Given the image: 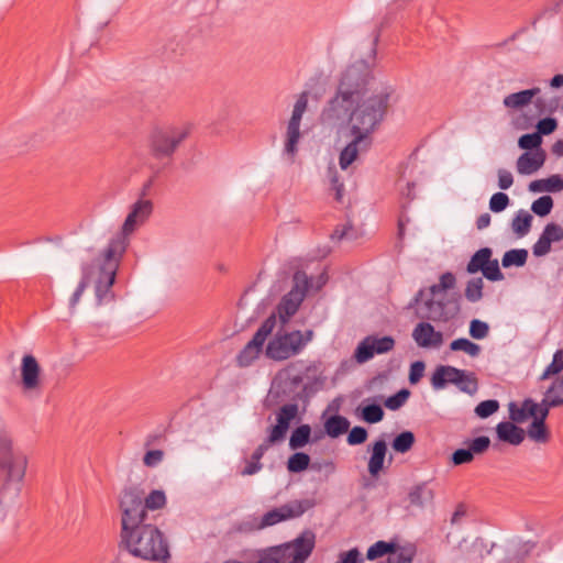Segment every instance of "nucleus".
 <instances>
[{
	"label": "nucleus",
	"instance_id": "obj_60",
	"mask_svg": "<svg viewBox=\"0 0 563 563\" xmlns=\"http://www.w3.org/2000/svg\"><path fill=\"white\" fill-rule=\"evenodd\" d=\"M426 365L422 361H416L410 365L409 369V383L415 385L420 382L423 376Z\"/></svg>",
	"mask_w": 563,
	"mask_h": 563
},
{
	"label": "nucleus",
	"instance_id": "obj_37",
	"mask_svg": "<svg viewBox=\"0 0 563 563\" xmlns=\"http://www.w3.org/2000/svg\"><path fill=\"white\" fill-rule=\"evenodd\" d=\"M310 456L305 452H296L288 457L287 470L289 473H301L309 468Z\"/></svg>",
	"mask_w": 563,
	"mask_h": 563
},
{
	"label": "nucleus",
	"instance_id": "obj_33",
	"mask_svg": "<svg viewBox=\"0 0 563 563\" xmlns=\"http://www.w3.org/2000/svg\"><path fill=\"white\" fill-rule=\"evenodd\" d=\"M311 439V427L309 424H300L292 430L289 446L291 450H298L303 448L310 442Z\"/></svg>",
	"mask_w": 563,
	"mask_h": 563
},
{
	"label": "nucleus",
	"instance_id": "obj_11",
	"mask_svg": "<svg viewBox=\"0 0 563 563\" xmlns=\"http://www.w3.org/2000/svg\"><path fill=\"white\" fill-rule=\"evenodd\" d=\"M309 92L302 91L294 106L291 117L287 124L286 140H285V152L291 156L296 155L298 148L297 144L300 139V123L302 114L306 112L308 107Z\"/></svg>",
	"mask_w": 563,
	"mask_h": 563
},
{
	"label": "nucleus",
	"instance_id": "obj_28",
	"mask_svg": "<svg viewBox=\"0 0 563 563\" xmlns=\"http://www.w3.org/2000/svg\"><path fill=\"white\" fill-rule=\"evenodd\" d=\"M350 429V421L341 415H333L324 422V431L330 438H338Z\"/></svg>",
	"mask_w": 563,
	"mask_h": 563
},
{
	"label": "nucleus",
	"instance_id": "obj_2",
	"mask_svg": "<svg viewBox=\"0 0 563 563\" xmlns=\"http://www.w3.org/2000/svg\"><path fill=\"white\" fill-rule=\"evenodd\" d=\"M152 211L153 203L151 200L136 201L125 218L121 230L110 239L107 247L100 254L98 258L100 273L96 282V297L99 303L111 291L120 262L129 246V235L134 232L137 225L146 221Z\"/></svg>",
	"mask_w": 563,
	"mask_h": 563
},
{
	"label": "nucleus",
	"instance_id": "obj_36",
	"mask_svg": "<svg viewBox=\"0 0 563 563\" xmlns=\"http://www.w3.org/2000/svg\"><path fill=\"white\" fill-rule=\"evenodd\" d=\"M144 508L148 514L150 510H159L166 506L167 499L164 490L153 489L148 495L144 494Z\"/></svg>",
	"mask_w": 563,
	"mask_h": 563
},
{
	"label": "nucleus",
	"instance_id": "obj_26",
	"mask_svg": "<svg viewBox=\"0 0 563 563\" xmlns=\"http://www.w3.org/2000/svg\"><path fill=\"white\" fill-rule=\"evenodd\" d=\"M434 492L428 485V482H422L415 485L408 493L409 503L412 506L422 507L426 503L432 501Z\"/></svg>",
	"mask_w": 563,
	"mask_h": 563
},
{
	"label": "nucleus",
	"instance_id": "obj_51",
	"mask_svg": "<svg viewBox=\"0 0 563 563\" xmlns=\"http://www.w3.org/2000/svg\"><path fill=\"white\" fill-rule=\"evenodd\" d=\"M456 386L461 391L474 395L478 389V379L475 373L465 371V376L462 377V383Z\"/></svg>",
	"mask_w": 563,
	"mask_h": 563
},
{
	"label": "nucleus",
	"instance_id": "obj_62",
	"mask_svg": "<svg viewBox=\"0 0 563 563\" xmlns=\"http://www.w3.org/2000/svg\"><path fill=\"white\" fill-rule=\"evenodd\" d=\"M541 408H547L550 412L551 408L560 407L563 405V397L559 395L548 394L545 391L544 398L540 404H538Z\"/></svg>",
	"mask_w": 563,
	"mask_h": 563
},
{
	"label": "nucleus",
	"instance_id": "obj_41",
	"mask_svg": "<svg viewBox=\"0 0 563 563\" xmlns=\"http://www.w3.org/2000/svg\"><path fill=\"white\" fill-rule=\"evenodd\" d=\"M563 371V349L555 351L552 362L545 367L543 373L540 375L539 380H545L553 375H556Z\"/></svg>",
	"mask_w": 563,
	"mask_h": 563
},
{
	"label": "nucleus",
	"instance_id": "obj_7",
	"mask_svg": "<svg viewBox=\"0 0 563 563\" xmlns=\"http://www.w3.org/2000/svg\"><path fill=\"white\" fill-rule=\"evenodd\" d=\"M313 331L294 330L290 332L278 331L272 340L268 341L265 355L273 361H285L299 354L306 345L312 340Z\"/></svg>",
	"mask_w": 563,
	"mask_h": 563
},
{
	"label": "nucleus",
	"instance_id": "obj_4",
	"mask_svg": "<svg viewBox=\"0 0 563 563\" xmlns=\"http://www.w3.org/2000/svg\"><path fill=\"white\" fill-rule=\"evenodd\" d=\"M27 459L12 446L11 439L0 433V521L4 519L2 501L15 499L22 489Z\"/></svg>",
	"mask_w": 563,
	"mask_h": 563
},
{
	"label": "nucleus",
	"instance_id": "obj_13",
	"mask_svg": "<svg viewBox=\"0 0 563 563\" xmlns=\"http://www.w3.org/2000/svg\"><path fill=\"white\" fill-rule=\"evenodd\" d=\"M311 371V366L306 367V373H292V367H288L285 372L280 385L283 394L290 397L291 400L298 401L308 398L316 391L311 383L303 384V379L308 377L307 373Z\"/></svg>",
	"mask_w": 563,
	"mask_h": 563
},
{
	"label": "nucleus",
	"instance_id": "obj_25",
	"mask_svg": "<svg viewBox=\"0 0 563 563\" xmlns=\"http://www.w3.org/2000/svg\"><path fill=\"white\" fill-rule=\"evenodd\" d=\"M371 399H365L357 408V417L369 424H375L384 419L385 412L383 407L378 402H368Z\"/></svg>",
	"mask_w": 563,
	"mask_h": 563
},
{
	"label": "nucleus",
	"instance_id": "obj_40",
	"mask_svg": "<svg viewBox=\"0 0 563 563\" xmlns=\"http://www.w3.org/2000/svg\"><path fill=\"white\" fill-rule=\"evenodd\" d=\"M416 555V547L412 544L401 547L396 553H390L387 563H412Z\"/></svg>",
	"mask_w": 563,
	"mask_h": 563
},
{
	"label": "nucleus",
	"instance_id": "obj_46",
	"mask_svg": "<svg viewBox=\"0 0 563 563\" xmlns=\"http://www.w3.org/2000/svg\"><path fill=\"white\" fill-rule=\"evenodd\" d=\"M410 396V391L406 388L398 390L396 394L385 399L384 405L389 410L400 409Z\"/></svg>",
	"mask_w": 563,
	"mask_h": 563
},
{
	"label": "nucleus",
	"instance_id": "obj_48",
	"mask_svg": "<svg viewBox=\"0 0 563 563\" xmlns=\"http://www.w3.org/2000/svg\"><path fill=\"white\" fill-rule=\"evenodd\" d=\"M468 333L475 340H483L489 334V325L479 319H473L470 322Z\"/></svg>",
	"mask_w": 563,
	"mask_h": 563
},
{
	"label": "nucleus",
	"instance_id": "obj_6",
	"mask_svg": "<svg viewBox=\"0 0 563 563\" xmlns=\"http://www.w3.org/2000/svg\"><path fill=\"white\" fill-rule=\"evenodd\" d=\"M191 124L167 125L150 136V153L156 159H172L179 145L190 135Z\"/></svg>",
	"mask_w": 563,
	"mask_h": 563
},
{
	"label": "nucleus",
	"instance_id": "obj_9",
	"mask_svg": "<svg viewBox=\"0 0 563 563\" xmlns=\"http://www.w3.org/2000/svg\"><path fill=\"white\" fill-rule=\"evenodd\" d=\"M276 327V313L268 316L254 333L251 341L235 356L236 366L243 368L251 366L263 352L267 338Z\"/></svg>",
	"mask_w": 563,
	"mask_h": 563
},
{
	"label": "nucleus",
	"instance_id": "obj_45",
	"mask_svg": "<svg viewBox=\"0 0 563 563\" xmlns=\"http://www.w3.org/2000/svg\"><path fill=\"white\" fill-rule=\"evenodd\" d=\"M89 283H90L89 266L84 265L81 279L69 299L70 307L74 308L79 302L80 297L82 296L85 289L88 287Z\"/></svg>",
	"mask_w": 563,
	"mask_h": 563
},
{
	"label": "nucleus",
	"instance_id": "obj_54",
	"mask_svg": "<svg viewBox=\"0 0 563 563\" xmlns=\"http://www.w3.org/2000/svg\"><path fill=\"white\" fill-rule=\"evenodd\" d=\"M510 203V199L505 192H496L489 199V209L495 212L504 211Z\"/></svg>",
	"mask_w": 563,
	"mask_h": 563
},
{
	"label": "nucleus",
	"instance_id": "obj_43",
	"mask_svg": "<svg viewBox=\"0 0 563 563\" xmlns=\"http://www.w3.org/2000/svg\"><path fill=\"white\" fill-rule=\"evenodd\" d=\"M375 355L371 339L366 336L356 347L354 357L358 363H365Z\"/></svg>",
	"mask_w": 563,
	"mask_h": 563
},
{
	"label": "nucleus",
	"instance_id": "obj_64",
	"mask_svg": "<svg viewBox=\"0 0 563 563\" xmlns=\"http://www.w3.org/2000/svg\"><path fill=\"white\" fill-rule=\"evenodd\" d=\"M548 192H559L563 190V177L561 175H551L544 179Z\"/></svg>",
	"mask_w": 563,
	"mask_h": 563
},
{
	"label": "nucleus",
	"instance_id": "obj_58",
	"mask_svg": "<svg viewBox=\"0 0 563 563\" xmlns=\"http://www.w3.org/2000/svg\"><path fill=\"white\" fill-rule=\"evenodd\" d=\"M542 235L551 240V243L559 242L563 240V228L558 223H548L543 229Z\"/></svg>",
	"mask_w": 563,
	"mask_h": 563
},
{
	"label": "nucleus",
	"instance_id": "obj_27",
	"mask_svg": "<svg viewBox=\"0 0 563 563\" xmlns=\"http://www.w3.org/2000/svg\"><path fill=\"white\" fill-rule=\"evenodd\" d=\"M274 443H268L267 438L261 443L255 451L253 452L251 460L246 462L245 467L241 471V475L249 476L258 473L263 468V464L261 463L262 457L265 452L269 449Z\"/></svg>",
	"mask_w": 563,
	"mask_h": 563
},
{
	"label": "nucleus",
	"instance_id": "obj_50",
	"mask_svg": "<svg viewBox=\"0 0 563 563\" xmlns=\"http://www.w3.org/2000/svg\"><path fill=\"white\" fill-rule=\"evenodd\" d=\"M498 409H499V402L496 399H488V400L481 401L475 407V413L479 418L485 419V418L490 417L495 412H497Z\"/></svg>",
	"mask_w": 563,
	"mask_h": 563
},
{
	"label": "nucleus",
	"instance_id": "obj_29",
	"mask_svg": "<svg viewBox=\"0 0 563 563\" xmlns=\"http://www.w3.org/2000/svg\"><path fill=\"white\" fill-rule=\"evenodd\" d=\"M537 408V402H534L531 398H527L522 401L521 407H518L515 402L509 405V417L514 422H523L530 415H533L534 409Z\"/></svg>",
	"mask_w": 563,
	"mask_h": 563
},
{
	"label": "nucleus",
	"instance_id": "obj_30",
	"mask_svg": "<svg viewBox=\"0 0 563 563\" xmlns=\"http://www.w3.org/2000/svg\"><path fill=\"white\" fill-rule=\"evenodd\" d=\"M493 255V251L489 247H482L476 251L466 266V272L468 274H476L477 272H482L484 267L489 263V260Z\"/></svg>",
	"mask_w": 563,
	"mask_h": 563
},
{
	"label": "nucleus",
	"instance_id": "obj_12",
	"mask_svg": "<svg viewBox=\"0 0 563 563\" xmlns=\"http://www.w3.org/2000/svg\"><path fill=\"white\" fill-rule=\"evenodd\" d=\"M313 503L309 499L292 500L263 515L260 528L272 527L282 521L300 517Z\"/></svg>",
	"mask_w": 563,
	"mask_h": 563
},
{
	"label": "nucleus",
	"instance_id": "obj_61",
	"mask_svg": "<svg viewBox=\"0 0 563 563\" xmlns=\"http://www.w3.org/2000/svg\"><path fill=\"white\" fill-rule=\"evenodd\" d=\"M164 457V452L162 450H150L145 453L143 457V463L147 467L157 466Z\"/></svg>",
	"mask_w": 563,
	"mask_h": 563
},
{
	"label": "nucleus",
	"instance_id": "obj_38",
	"mask_svg": "<svg viewBox=\"0 0 563 563\" xmlns=\"http://www.w3.org/2000/svg\"><path fill=\"white\" fill-rule=\"evenodd\" d=\"M528 437L536 442L547 443L550 440V431L545 422L540 420H532L528 428Z\"/></svg>",
	"mask_w": 563,
	"mask_h": 563
},
{
	"label": "nucleus",
	"instance_id": "obj_18",
	"mask_svg": "<svg viewBox=\"0 0 563 563\" xmlns=\"http://www.w3.org/2000/svg\"><path fill=\"white\" fill-rule=\"evenodd\" d=\"M351 142L342 150L339 164L342 169H346L356 158L360 152L367 151L373 143V139H366L361 134H351Z\"/></svg>",
	"mask_w": 563,
	"mask_h": 563
},
{
	"label": "nucleus",
	"instance_id": "obj_20",
	"mask_svg": "<svg viewBox=\"0 0 563 563\" xmlns=\"http://www.w3.org/2000/svg\"><path fill=\"white\" fill-rule=\"evenodd\" d=\"M412 338L420 347H437L443 343V334L435 331L429 322L418 323L412 331Z\"/></svg>",
	"mask_w": 563,
	"mask_h": 563
},
{
	"label": "nucleus",
	"instance_id": "obj_8",
	"mask_svg": "<svg viewBox=\"0 0 563 563\" xmlns=\"http://www.w3.org/2000/svg\"><path fill=\"white\" fill-rule=\"evenodd\" d=\"M144 489L139 485H130L121 490L118 505L121 511V530L147 521L148 514L144 508Z\"/></svg>",
	"mask_w": 563,
	"mask_h": 563
},
{
	"label": "nucleus",
	"instance_id": "obj_42",
	"mask_svg": "<svg viewBox=\"0 0 563 563\" xmlns=\"http://www.w3.org/2000/svg\"><path fill=\"white\" fill-rule=\"evenodd\" d=\"M373 345L375 354H384L391 351L395 347V340L390 335L377 338L375 335H368Z\"/></svg>",
	"mask_w": 563,
	"mask_h": 563
},
{
	"label": "nucleus",
	"instance_id": "obj_35",
	"mask_svg": "<svg viewBox=\"0 0 563 563\" xmlns=\"http://www.w3.org/2000/svg\"><path fill=\"white\" fill-rule=\"evenodd\" d=\"M415 442L416 437L413 432L406 430L394 438L391 448L395 452L404 454L412 449Z\"/></svg>",
	"mask_w": 563,
	"mask_h": 563
},
{
	"label": "nucleus",
	"instance_id": "obj_17",
	"mask_svg": "<svg viewBox=\"0 0 563 563\" xmlns=\"http://www.w3.org/2000/svg\"><path fill=\"white\" fill-rule=\"evenodd\" d=\"M21 385L23 390H35L41 385V366L32 354H26L21 361Z\"/></svg>",
	"mask_w": 563,
	"mask_h": 563
},
{
	"label": "nucleus",
	"instance_id": "obj_16",
	"mask_svg": "<svg viewBox=\"0 0 563 563\" xmlns=\"http://www.w3.org/2000/svg\"><path fill=\"white\" fill-rule=\"evenodd\" d=\"M298 415L297 404H286L282 406L277 412V423L269 428V434L267 437L268 443H277L286 438L289 430L290 422Z\"/></svg>",
	"mask_w": 563,
	"mask_h": 563
},
{
	"label": "nucleus",
	"instance_id": "obj_56",
	"mask_svg": "<svg viewBox=\"0 0 563 563\" xmlns=\"http://www.w3.org/2000/svg\"><path fill=\"white\" fill-rule=\"evenodd\" d=\"M473 453L475 454H483L486 452L490 445V439L486 435L477 437L473 440H468L465 442Z\"/></svg>",
	"mask_w": 563,
	"mask_h": 563
},
{
	"label": "nucleus",
	"instance_id": "obj_55",
	"mask_svg": "<svg viewBox=\"0 0 563 563\" xmlns=\"http://www.w3.org/2000/svg\"><path fill=\"white\" fill-rule=\"evenodd\" d=\"M536 128V133L540 134V137H542L543 135H550L558 129V120L552 117L540 119Z\"/></svg>",
	"mask_w": 563,
	"mask_h": 563
},
{
	"label": "nucleus",
	"instance_id": "obj_1",
	"mask_svg": "<svg viewBox=\"0 0 563 563\" xmlns=\"http://www.w3.org/2000/svg\"><path fill=\"white\" fill-rule=\"evenodd\" d=\"M372 78L368 65L364 60L347 66L327 108L329 118L340 120L349 115L350 134H361L366 139H373L372 134L385 120L394 93L390 86H384L364 98Z\"/></svg>",
	"mask_w": 563,
	"mask_h": 563
},
{
	"label": "nucleus",
	"instance_id": "obj_49",
	"mask_svg": "<svg viewBox=\"0 0 563 563\" xmlns=\"http://www.w3.org/2000/svg\"><path fill=\"white\" fill-rule=\"evenodd\" d=\"M328 176L330 179L331 190L334 191V199L338 202H341L344 192V184L340 180L338 170L334 167H329Z\"/></svg>",
	"mask_w": 563,
	"mask_h": 563
},
{
	"label": "nucleus",
	"instance_id": "obj_24",
	"mask_svg": "<svg viewBox=\"0 0 563 563\" xmlns=\"http://www.w3.org/2000/svg\"><path fill=\"white\" fill-rule=\"evenodd\" d=\"M496 432L500 441L512 445H519L525 440V430L510 421L499 422Z\"/></svg>",
	"mask_w": 563,
	"mask_h": 563
},
{
	"label": "nucleus",
	"instance_id": "obj_32",
	"mask_svg": "<svg viewBox=\"0 0 563 563\" xmlns=\"http://www.w3.org/2000/svg\"><path fill=\"white\" fill-rule=\"evenodd\" d=\"M532 220V216L523 209L516 213L512 219L511 228L518 238H522L529 233Z\"/></svg>",
	"mask_w": 563,
	"mask_h": 563
},
{
	"label": "nucleus",
	"instance_id": "obj_15",
	"mask_svg": "<svg viewBox=\"0 0 563 563\" xmlns=\"http://www.w3.org/2000/svg\"><path fill=\"white\" fill-rule=\"evenodd\" d=\"M538 549V542L514 539L504 547V555L498 563H527Z\"/></svg>",
	"mask_w": 563,
	"mask_h": 563
},
{
	"label": "nucleus",
	"instance_id": "obj_57",
	"mask_svg": "<svg viewBox=\"0 0 563 563\" xmlns=\"http://www.w3.org/2000/svg\"><path fill=\"white\" fill-rule=\"evenodd\" d=\"M473 460H474V455L471 452V450L468 449V446L466 449L462 448V449L455 450L451 456V462L455 466L471 463Z\"/></svg>",
	"mask_w": 563,
	"mask_h": 563
},
{
	"label": "nucleus",
	"instance_id": "obj_63",
	"mask_svg": "<svg viewBox=\"0 0 563 563\" xmlns=\"http://www.w3.org/2000/svg\"><path fill=\"white\" fill-rule=\"evenodd\" d=\"M309 468L313 472H324L327 475L335 471V464L332 461H310Z\"/></svg>",
	"mask_w": 563,
	"mask_h": 563
},
{
	"label": "nucleus",
	"instance_id": "obj_34",
	"mask_svg": "<svg viewBox=\"0 0 563 563\" xmlns=\"http://www.w3.org/2000/svg\"><path fill=\"white\" fill-rule=\"evenodd\" d=\"M528 260V251L526 249H514L510 251H507L503 258H501V265L505 268L517 266L521 267L525 266Z\"/></svg>",
	"mask_w": 563,
	"mask_h": 563
},
{
	"label": "nucleus",
	"instance_id": "obj_44",
	"mask_svg": "<svg viewBox=\"0 0 563 563\" xmlns=\"http://www.w3.org/2000/svg\"><path fill=\"white\" fill-rule=\"evenodd\" d=\"M542 144V137H540V134L528 133L523 134L518 140V146L526 151H534L538 152L539 148H541Z\"/></svg>",
	"mask_w": 563,
	"mask_h": 563
},
{
	"label": "nucleus",
	"instance_id": "obj_59",
	"mask_svg": "<svg viewBox=\"0 0 563 563\" xmlns=\"http://www.w3.org/2000/svg\"><path fill=\"white\" fill-rule=\"evenodd\" d=\"M551 240L545 235H540L538 241L532 246L533 255L537 257L544 256L551 251Z\"/></svg>",
	"mask_w": 563,
	"mask_h": 563
},
{
	"label": "nucleus",
	"instance_id": "obj_14",
	"mask_svg": "<svg viewBox=\"0 0 563 563\" xmlns=\"http://www.w3.org/2000/svg\"><path fill=\"white\" fill-rule=\"evenodd\" d=\"M279 545L286 549L287 563H305L314 549L316 536L312 531L306 530L292 541Z\"/></svg>",
	"mask_w": 563,
	"mask_h": 563
},
{
	"label": "nucleus",
	"instance_id": "obj_53",
	"mask_svg": "<svg viewBox=\"0 0 563 563\" xmlns=\"http://www.w3.org/2000/svg\"><path fill=\"white\" fill-rule=\"evenodd\" d=\"M483 276L490 282H499L505 278L499 268L498 260H489V263L482 271Z\"/></svg>",
	"mask_w": 563,
	"mask_h": 563
},
{
	"label": "nucleus",
	"instance_id": "obj_47",
	"mask_svg": "<svg viewBox=\"0 0 563 563\" xmlns=\"http://www.w3.org/2000/svg\"><path fill=\"white\" fill-rule=\"evenodd\" d=\"M553 208V199L551 196H542L534 200L531 205V210L539 217L548 216Z\"/></svg>",
	"mask_w": 563,
	"mask_h": 563
},
{
	"label": "nucleus",
	"instance_id": "obj_22",
	"mask_svg": "<svg viewBox=\"0 0 563 563\" xmlns=\"http://www.w3.org/2000/svg\"><path fill=\"white\" fill-rule=\"evenodd\" d=\"M545 158L547 155L542 148L533 154L526 152L517 161V170L521 175H530L543 166Z\"/></svg>",
	"mask_w": 563,
	"mask_h": 563
},
{
	"label": "nucleus",
	"instance_id": "obj_23",
	"mask_svg": "<svg viewBox=\"0 0 563 563\" xmlns=\"http://www.w3.org/2000/svg\"><path fill=\"white\" fill-rule=\"evenodd\" d=\"M539 87L521 90L506 96L503 100L504 107L510 110H520L533 101L540 93Z\"/></svg>",
	"mask_w": 563,
	"mask_h": 563
},
{
	"label": "nucleus",
	"instance_id": "obj_39",
	"mask_svg": "<svg viewBox=\"0 0 563 563\" xmlns=\"http://www.w3.org/2000/svg\"><path fill=\"white\" fill-rule=\"evenodd\" d=\"M484 283L481 277L471 278L465 287L464 296L470 302H477L483 298Z\"/></svg>",
	"mask_w": 563,
	"mask_h": 563
},
{
	"label": "nucleus",
	"instance_id": "obj_5",
	"mask_svg": "<svg viewBox=\"0 0 563 563\" xmlns=\"http://www.w3.org/2000/svg\"><path fill=\"white\" fill-rule=\"evenodd\" d=\"M456 278L451 272H445L440 276L439 284L429 287L430 298L424 301L429 311L428 318L437 322H448L454 319L461 311V295L454 292L452 296L442 300H434L433 297L441 291H446L455 287Z\"/></svg>",
	"mask_w": 563,
	"mask_h": 563
},
{
	"label": "nucleus",
	"instance_id": "obj_3",
	"mask_svg": "<svg viewBox=\"0 0 563 563\" xmlns=\"http://www.w3.org/2000/svg\"><path fill=\"white\" fill-rule=\"evenodd\" d=\"M119 547L146 561H165L170 556L166 536L148 520L121 530Z\"/></svg>",
	"mask_w": 563,
	"mask_h": 563
},
{
	"label": "nucleus",
	"instance_id": "obj_21",
	"mask_svg": "<svg viewBox=\"0 0 563 563\" xmlns=\"http://www.w3.org/2000/svg\"><path fill=\"white\" fill-rule=\"evenodd\" d=\"M465 376V371L450 365H439L432 376L431 385L434 389H442L448 383L460 385L462 377Z\"/></svg>",
	"mask_w": 563,
	"mask_h": 563
},
{
	"label": "nucleus",
	"instance_id": "obj_31",
	"mask_svg": "<svg viewBox=\"0 0 563 563\" xmlns=\"http://www.w3.org/2000/svg\"><path fill=\"white\" fill-rule=\"evenodd\" d=\"M399 549V544L395 541H377L373 545H371L367 550L366 558L367 560H376L386 554L396 553Z\"/></svg>",
	"mask_w": 563,
	"mask_h": 563
},
{
	"label": "nucleus",
	"instance_id": "obj_10",
	"mask_svg": "<svg viewBox=\"0 0 563 563\" xmlns=\"http://www.w3.org/2000/svg\"><path fill=\"white\" fill-rule=\"evenodd\" d=\"M294 287L282 297L276 308L279 321L283 325L288 323L289 319L298 311L308 287L306 275H301L299 272L294 275Z\"/></svg>",
	"mask_w": 563,
	"mask_h": 563
},
{
	"label": "nucleus",
	"instance_id": "obj_19",
	"mask_svg": "<svg viewBox=\"0 0 563 563\" xmlns=\"http://www.w3.org/2000/svg\"><path fill=\"white\" fill-rule=\"evenodd\" d=\"M369 452V459L367 464V471L372 478H378L384 470L385 459L387 454V443L384 439H377L373 443L367 445Z\"/></svg>",
	"mask_w": 563,
	"mask_h": 563
},
{
	"label": "nucleus",
	"instance_id": "obj_52",
	"mask_svg": "<svg viewBox=\"0 0 563 563\" xmlns=\"http://www.w3.org/2000/svg\"><path fill=\"white\" fill-rule=\"evenodd\" d=\"M368 438V432L364 427L355 426L353 427L346 437V442L349 445L355 446L363 444Z\"/></svg>",
	"mask_w": 563,
	"mask_h": 563
}]
</instances>
